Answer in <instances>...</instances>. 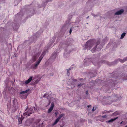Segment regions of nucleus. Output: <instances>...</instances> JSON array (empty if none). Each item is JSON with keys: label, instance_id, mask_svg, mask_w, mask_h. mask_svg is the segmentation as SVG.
I'll return each instance as SVG.
<instances>
[{"label": "nucleus", "instance_id": "1", "mask_svg": "<svg viewBox=\"0 0 127 127\" xmlns=\"http://www.w3.org/2000/svg\"><path fill=\"white\" fill-rule=\"evenodd\" d=\"M93 42L92 40H89L85 44V47L88 49L90 50L93 46Z\"/></svg>", "mask_w": 127, "mask_h": 127}, {"label": "nucleus", "instance_id": "2", "mask_svg": "<svg viewBox=\"0 0 127 127\" xmlns=\"http://www.w3.org/2000/svg\"><path fill=\"white\" fill-rule=\"evenodd\" d=\"M30 91L29 89L26 90L25 91L21 92L20 93L21 95H20V97L22 99H25L26 98L27 95H23L22 94H24L27 93L28 92Z\"/></svg>", "mask_w": 127, "mask_h": 127}, {"label": "nucleus", "instance_id": "3", "mask_svg": "<svg viewBox=\"0 0 127 127\" xmlns=\"http://www.w3.org/2000/svg\"><path fill=\"white\" fill-rule=\"evenodd\" d=\"M35 108L33 107H32L30 108L28 110V111L26 112L25 113H23L24 116H25L26 115H28V116H30V115L33 112V109Z\"/></svg>", "mask_w": 127, "mask_h": 127}, {"label": "nucleus", "instance_id": "4", "mask_svg": "<svg viewBox=\"0 0 127 127\" xmlns=\"http://www.w3.org/2000/svg\"><path fill=\"white\" fill-rule=\"evenodd\" d=\"M32 78V77L31 76L28 80H26L25 82L24 81H21L20 83V84L23 85L25 84H28L31 81Z\"/></svg>", "mask_w": 127, "mask_h": 127}, {"label": "nucleus", "instance_id": "5", "mask_svg": "<svg viewBox=\"0 0 127 127\" xmlns=\"http://www.w3.org/2000/svg\"><path fill=\"white\" fill-rule=\"evenodd\" d=\"M54 106V103L53 102H52L51 104V106L49 109L48 110V113H50L51 112L53 109Z\"/></svg>", "mask_w": 127, "mask_h": 127}, {"label": "nucleus", "instance_id": "6", "mask_svg": "<svg viewBox=\"0 0 127 127\" xmlns=\"http://www.w3.org/2000/svg\"><path fill=\"white\" fill-rule=\"evenodd\" d=\"M39 63L37 61L36 62L34 65H32V68L34 69H36Z\"/></svg>", "mask_w": 127, "mask_h": 127}, {"label": "nucleus", "instance_id": "7", "mask_svg": "<svg viewBox=\"0 0 127 127\" xmlns=\"http://www.w3.org/2000/svg\"><path fill=\"white\" fill-rule=\"evenodd\" d=\"M124 12V10L123 9H122L119 11H118L116 12L115 13V15H119L121 14Z\"/></svg>", "mask_w": 127, "mask_h": 127}, {"label": "nucleus", "instance_id": "8", "mask_svg": "<svg viewBox=\"0 0 127 127\" xmlns=\"http://www.w3.org/2000/svg\"><path fill=\"white\" fill-rule=\"evenodd\" d=\"M90 61H91V62L92 63H93L94 65H96V64H95V62H96V61H95L96 59H93V58H90L89 59ZM96 63L97 64H98V63H97V62H95V64Z\"/></svg>", "mask_w": 127, "mask_h": 127}, {"label": "nucleus", "instance_id": "9", "mask_svg": "<svg viewBox=\"0 0 127 127\" xmlns=\"http://www.w3.org/2000/svg\"><path fill=\"white\" fill-rule=\"evenodd\" d=\"M127 60V57L126 58L124 59L123 60L120 59H117V61H119L121 63H123Z\"/></svg>", "mask_w": 127, "mask_h": 127}, {"label": "nucleus", "instance_id": "10", "mask_svg": "<svg viewBox=\"0 0 127 127\" xmlns=\"http://www.w3.org/2000/svg\"><path fill=\"white\" fill-rule=\"evenodd\" d=\"M18 124H20L22 123V121L23 120V118H22V116H21V117H18Z\"/></svg>", "mask_w": 127, "mask_h": 127}, {"label": "nucleus", "instance_id": "11", "mask_svg": "<svg viewBox=\"0 0 127 127\" xmlns=\"http://www.w3.org/2000/svg\"><path fill=\"white\" fill-rule=\"evenodd\" d=\"M65 116V114L64 113L62 114L59 115V116L57 118L59 120L63 117L64 116Z\"/></svg>", "mask_w": 127, "mask_h": 127}, {"label": "nucleus", "instance_id": "12", "mask_svg": "<svg viewBox=\"0 0 127 127\" xmlns=\"http://www.w3.org/2000/svg\"><path fill=\"white\" fill-rule=\"evenodd\" d=\"M59 120L58 118L56 120L55 122L52 124V125L54 126L59 121Z\"/></svg>", "mask_w": 127, "mask_h": 127}, {"label": "nucleus", "instance_id": "13", "mask_svg": "<svg viewBox=\"0 0 127 127\" xmlns=\"http://www.w3.org/2000/svg\"><path fill=\"white\" fill-rule=\"evenodd\" d=\"M43 57V56H42V55H41V56L39 58L38 60L37 61L39 63H40Z\"/></svg>", "mask_w": 127, "mask_h": 127}, {"label": "nucleus", "instance_id": "14", "mask_svg": "<svg viewBox=\"0 0 127 127\" xmlns=\"http://www.w3.org/2000/svg\"><path fill=\"white\" fill-rule=\"evenodd\" d=\"M118 118V117H116V118H115L110 120H109L108 121V122H112L113 121L115 120H116V119H117Z\"/></svg>", "mask_w": 127, "mask_h": 127}, {"label": "nucleus", "instance_id": "15", "mask_svg": "<svg viewBox=\"0 0 127 127\" xmlns=\"http://www.w3.org/2000/svg\"><path fill=\"white\" fill-rule=\"evenodd\" d=\"M126 33L125 32H123L122 34L121 35V39H122L124 37V36H125Z\"/></svg>", "mask_w": 127, "mask_h": 127}, {"label": "nucleus", "instance_id": "16", "mask_svg": "<svg viewBox=\"0 0 127 127\" xmlns=\"http://www.w3.org/2000/svg\"><path fill=\"white\" fill-rule=\"evenodd\" d=\"M97 47V46H95V47H94L91 50V51L92 53H93L95 51V50L96 48Z\"/></svg>", "mask_w": 127, "mask_h": 127}, {"label": "nucleus", "instance_id": "17", "mask_svg": "<svg viewBox=\"0 0 127 127\" xmlns=\"http://www.w3.org/2000/svg\"><path fill=\"white\" fill-rule=\"evenodd\" d=\"M119 114V113L117 111L115 112L113 114V115H117Z\"/></svg>", "mask_w": 127, "mask_h": 127}, {"label": "nucleus", "instance_id": "18", "mask_svg": "<svg viewBox=\"0 0 127 127\" xmlns=\"http://www.w3.org/2000/svg\"><path fill=\"white\" fill-rule=\"evenodd\" d=\"M74 66V65H72V66H71V67L68 69H67V73H68L69 72V71L71 69V68H72V66Z\"/></svg>", "mask_w": 127, "mask_h": 127}, {"label": "nucleus", "instance_id": "19", "mask_svg": "<svg viewBox=\"0 0 127 127\" xmlns=\"http://www.w3.org/2000/svg\"><path fill=\"white\" fill-rule=\"evenodd\" d=\"M96 109V108L95 107H93V109L92 110V111H95Z\"/></svg>", "mask_w": 127, "mask_h": 127}, {"label": "nucleus", "instance_id": "20", "mask_svg": "<svg viewBox=\"0 0 127 127\" xmlns=\"http://www.w3.org/2000/svg\"><path fill=\"white\" fill-rule=\"evenodd\" d=\"M45 54V51H43L42 54L41 55H42V56H44Z\"/></svg>", "mask_w": 127, "mask_h": 127}, {"label": "nucleus", "instance_id": "21", "mask_svg": "<svg viewBox=\"0 0 127 127\" xmlns=\"http://www.w3.org/2000/svg\"><path fill=\"white\" fill-rule=\"evenodd\" d=\"M72 29L71 28L69 31V33L70 34L71 33V32H72Z\"/></svg>", "mask_w": 127, "mask_h": 127}, {"label": "nucleus", "instance_id": "22", "mask_svg": "<svg viewBox=\"0 0 127 127\" xmlns=\"http://www.w3.org/2000/svg\"><path fill=\"white\" fill-rule=\"evenodd\" d=\"M87 62H86L85 63L84 65L85 66H87V65H89V64H87Z\"/></svg>", "mask_w": 127, "mask_h": 127}, {"label": "nucleus", "instance_id": "23", "mask_svg": "<svg viewBox=\"0 0 127 127\" xmlns=\"http://www.w3.org/2000/svg\"><path fill=\"white\" fill-rule=\"evenodd\" d=\"M55 115L56 116H57V115L58 114V112H55Z\"/></svg>", "mask_w": 127, "mask_h": 127}, {"label": "nucleus", "instance_id": "24", "mask_svg": "<svg viewBox=\"0 0 127 127\" xmlns=\"http://www.w3.org/2000/svg\"><path fill=\"white\" fill-rule=\"evenodd\" d=\"M107 116L106 115H104L102 116V117L103 118H106Z\"/></svg>", "mask_w": 127, "mask_h": 127}, {"label": "nucleus", "instance_id": "25", "mask_svg": "<svg viewBox=\"0 0 127 127\" xmlns=\"http://www.w3.org/2000/svg\"><path fill=\"white\" fill-rule=\"evenodd\" d=\"M100 43V42L99 41H98L97 42V45H98Z\"/></svg>", "mask_w": 127, "mask_h": 127}, {"label": "nucleus", "instance_id": "26", "mask_svg": "<svg viewBox=\"0 0 127 127\" xmlns=\"http://www.w3.org/2000/svg\"><path fill=\"white\" fill-rule=\"evenodd\" d=\"M82 85V84H79L78 85V86H81Z\"/></svg>", "mask_w": 127, "mask_h": 127}, {"label": "nucleus", "instance_id": "27", "mask_svg": "<svg viewBox=\"0 0 127 127\" xmlns=\"http://www.w3.org/2000/svg\"><path fill=\"white\" fill-rule=\"evenodd\" d=\"M86 94L87 95L88 94V91H86Z\"/></svg>", "mask_w": 127, "mask_h": 127}, {"label": "nucleus", "instance_id": "28", "mask_svg": "<svg viewBox=\"0 0 127 127\" xmlns=\"http://www.w3.org/2000/svg\"><path fill=\"white\" fill-rule=\"evenodd\" d=\"M43 124V123H42L41 124H40V125H39V127H40V126H42V124Z\"/></svg>", "mask_w": 127, "mask_h": 127}, {"label": "nucleus", "instance_id": "29", "mask_svg": "<svg viewBox=\"0 0 127 127\" xmlns=\"http://www.w3.org/2000/svg\"><path fill=\"white\" fill-rule=\"evenodd\" d=\"M96 72H95V75H94V76H92V77H94V76H95V75L96 74Z\"/></svg>", "mask_w": 127, "mask_h": 127}, {"label": "nucleus", "instance_id": "30", "mask_svg": "<svg viewBox=\"0 0 127 127\" xmlns=\"http://www.w3.org/2000/svg\"><path fill=\"white\" fill-rule=\"evenodd\" d=\"M46 94H44L43 95V97H45V96H46Z\"/></svg>", "mask_w": 127, "mask_h": 127}, {"label": "nucleus", "instance_id": "31", "mask_svg": "<svg viewBox=\"0 0 127 127\" xmlns=\"http://www.w3.org/2000/svg\"><path fill=\"white\" fill-rule=\"evenodd\" d=\"M123 121H122V122H121L120 123V124H122L123 123Z\"/></svg>", "mask_w": 127, "mask_h": 127}, {"label": "nucleus", "instance_id": "32", "mask_svg": "<svg viewBox=\"0 0 127 127\" xmlns=\"http://www.w3.org/2000/svg\"><path fill=\"white\" fill-rule=\"evenodd\" d=\"M91 106V105H88V107L89 108V107Z\"/></svg>", "mask_w": 127, "mask_h": 127}, {"label": "nucleus", "instance_id": "33", "mask_svg": "<svg viewBox=\"0 0 127 127\" xmlns=\"http://www.w3.org/2000/svg\"><path fill=\"white\" fill-rule=\"evenodd\" d=\"M74 81H77V80H76V79H74Z\"/></svg>", "mask_w": 127, "mask_h": 127}, {"label": "nucleus", "instance_id": "34", "mask_svg": "<svg viewBox=\"0 0 127 127\" xmlns=\"http://www.w3.org/2000/svg\"><path fill=\"white\" fill-rule=\"evenodd\" d=\"M125 79V80H127V78L126 79Z\"/></svg>", "mask_w": 127, "mask_h": 127}, {"label": "nucleus", "instance_id": "35", "mask_svg": "<svg viewBox=\"0 0 127 127\" xmlns=\"http://www.w3.org/2000/svg\"><path fill=\"white\" fill-rule=\"evenodd\" d=\"M50 104V102H49V103L48 104V105H49Z\"/></svg>", "mask_w": 127, "mask_h": 127}, {"label": "nucleus", "instance_id": "36", "mask_svg": "<svg viewBox=\"0 0 127 127\" xmlns=\"http://www.w3.org/2000/svg\"><path fill=\"white\" fill-rule=\"evenodd\" d=\"M91 63V62L90 61H89V63Z\"/></svg>", "mask_w": 127, "mask_h": 127}]
</instances>
